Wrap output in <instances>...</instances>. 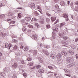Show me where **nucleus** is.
I'll list each match as a JSON object with an SVG mask.
<instances>
[{"label": "nucleus", "mask_w": 78, "mask_h": 78, "mask_svg": "<svg viewBox=\"0 0 78 78\" xmlns=\"http://www.w3.org/2000/svg\"><path fill=\"white\" fill-rule=\"evenodd\" d=\"M66 61L69 63H71L73 61V60L71 58L68 57L66 59Z\"/></svg>", "instance_id": "f257e3e1"}, {"label": "nucleus", "mask_w": 78, "mask_h": 78, "mask_svg": "<svg viewBox=\"0 0 78 78\" xmlns=\"http://www.w3.org/2000/svg\"><path fill=\"white\" fill-rule=\"evenodd\" d=\"M41 67V66L40 65H37L36 66H34L33 67H31V69H33V70L35 69H38L39 68H40Z\"/></svg>", "instance_id": "f03ea898"}, {"label": "nucleus", "mask_w": 78, "mask_h": 78, "mask_svg": "<svg viewBox=\"0 0 78 78\" xmlns=\"http://www.w3.org/2000/svg\"><path fill=\"white\" fill-rule=\"evenodd\" d=\"M17 67V62L14 63V64L12 65V68L14 69H16V68Z\"/></svg>", "instance_id": "7ed1b4c3"}, {"label": "nucleus", "mask_w": 78, "mask_h": 78, "mask_svg": "<svg viewBox=\"0 0 78 78\" xmlns=\"http://www.w3.org/2000/svg\"><path fill=\"white\" fill-rule=\"evenodd\" d=\"M62 56V55L60 53H58L56 55V58L58 59H60Z\"/></svg>", "instance_id": "20e7f679"}, {"label": "nucleus", "mask_w": 78, "mask_h": 78, "mask_svg": "<svg viewBox=\"0 0 78 78\" xmlns=\"http://www.w3.org/2000/svg\"><path fill=\"white\" fill-rule=\"evenodd\" d=\"M61 53L62 54V55L65 56H67V52H66V51H65L63 50V51H61Z\"/></svg>", "instance_id": "39448f33"}, {"label": "nucleus", "mask_w": 78, "mask_h": 78, "mask_svg": "<svg viewBox=\"0 0 78 78\" xmlns=\"http://www.w3.org/2000/svg\"><path fill=\"white\" fill-rule=\"evenodd\" d=\"M6 33H3L1 32V35L2 37H5L6 36Z\"/></svg>", "instance_id": "423d86ee"}, {"label": "nucleus", "mask_w": 78, "mask_h": 78, "mask_svg": "<svg viewBox=\"0 0 78 78\" xmlns=\"http://www.w3.org/2000/svg\"><path fill=\"white\" fill-rule=\"evenodd\" d=\"M60 4L61 6H64L65 5V2L64 1H62L60 2Z\"/></svg>", "instance_id": "0eeeda50"}, {"label": "nucleus", "mask_w": 78, "mask_h": 78, "mask_svg": "<svg viewBox=\"0 0 78 78\" xmlns=\"http://www.w3.org/2000/svg\"><path fill=\"white\" fill-rule=\"evenodd\" d=\"M30 7L32 8H35V4L33 3H31L30 5Z\"/></svg>", "instance_id": "6e6552de"}, {"label": "nucleus", "mask_w": 78, "mask_h": 78, "mask_svg": "<svg viewBox=\"0 0 78 78\" xmlns=\"http://www.w3.org/2000/svg\"><path fill=\"white\" fill-rule=\"evenodd\" d=\"M62 43L63 44H64V45H67V44H68V42L66 41H62Z\"/></svg>", "instance_id": "1a4fd4ad"}, {"label": "nucleus", "mask_w": 78, "mask_h": 78, "mask_svg": "<svg viewBox=\"0 0 78 78\" xmlns=\"http://www.w3.org/2000/svg\"><path fill=\"white\" fill-rule=\"evenodd\" d=\"M38 72L39 73H42L44 72V70L43 69H39L38 70Z\"/></svg>", "instance_id": "9d476101"}, {"label": "nucleus", "mask_w": 78, "mask_h": 78, "mask_svg": "<svg viewBox=\"0 0 78 78\" xmlns=\"http://www.w3.org/2000/svg\"><path fill=\"white\" fill-rule=\"evenodd\" d=\"M40 23L41 24L44 23V19H41L40 21Z\"/></svg>", "instance_id": "9b49d317"}, {"label": "nucleus", "mask_w": 78, "mask_h": 78, "mask_svg": "<svg viewBox=\"0 0 78 78\" xmlns=\"http://www.w3.org/2000/svg\"><path fill=\"white\" fill-rule=\"evenodd\" d=\"M56 19V17H52L51 18V20L52 22H54V21H55V20Z\"/></svg>", "instance_id": "f8f14e48"}, {"label": "nucleus", "mask_w": 78, "mask_h": 78, "mask_svg": "<svg viewBox=\"0 0 78 78\" xmlns=\"http://www.w3.org/2000/svg\"><path fill=\"white\" fill-rule=\"evenodd\" d=\"M53 31L55 33L58 32V28H56L55 29H54Z\"/></svg>", "instance_id": "ddd939ff"}, {"label": "nucleus", "mask_w": 78, "mask_h": 78, "mask_svg": "<svg viewBox=\"0 0 78 78\" xmlns=\"http://www.w3.org/2000/svg\"><path fill=\"white\" fill-rule=\"evenodd\" d=\"M29 66H30V69H31V67H34V66H33V63H30L29 64Z\"/></svg>", "instance_id": "4468645a"}, {"label": "nucleus", "mask_w": 78, "mask_h": 78, "mask_svg": "<svg viewBox=\"0 0 78 78\" xmlns=\"http://www.w3.org/2000/svg\"><path fill=\"white\" fill-rule=\"evenodd\" d=\"M46 29L50 28V24H47L46 26Z\"/></svg>", "instance_id": "2eb2a0df"}, {"label": "nucleus", "mask_w": 78, "mask_h": 78, "mask_svg": "<svg viewBox=\"0 0 78 78\" xmlns=\"http://www.w3.org/2000/svg\"><path fill=\"white\" fill-rule=\"evenodd\" d=\"M63 17H65V18H67V17H68V16H67V14L65 13H64L63 14Z\"/></svg>", "instance_id": "dca6fc26"}, {"label": "nucleus", "mask_w": 78, "mask_h": 78, "mask_svg": "<svg viewBox=\"0 0 78 78\" xmlns=\"http://www.w3.org/2000/svg\"><path fill=\"white\" fill-rule=\"evenodd\" d=\"M13 15L12 12H9L8 14V16H12Z\"/></svg>", "instance_id": "f3484780"}, {"label": "nucleus", "mask_w": 78, "mask_h": 78, "mask_svg": "<svg viewBox=\"0 0 78 78\" xmlns=\"http://www.w3.org/2000/svg\"><path fill=\"white\" fill-rule=\"evenodd\" d=\"M62 62V60L60 59L58 60H57V62L58 63V64H61Z\"/></svg>", "instance_id": "a211bd4d"}, {"label": "nucleus", "mask_w": 78, "mask_h": 78, "mask_svg": "<svg viewBox=\"0 0 78 78\" xmlns=\"http://www.w3.org/2000/svg\"><path fill=\"white\" fill-rule=\"evenodd\" d=\"M66 24V23H62L60 24V27L61 28V27H62V26H64L65 24Z\"/></svg>", "instance_id": "6ab92c4d"}, {"label": "nucleus", "mask_w": 78, "mask_h": 78, "mask_svg": "<svg viewBox=\"0 0 78 78\" xmlns=\"http://www.w3.org/2000/svg\"><path fill=\"white\" fill-rule=\"evenodd\" d=\"M24 51H27L28 50V47H25L24 48Z\"/></svg>", "instance_id": "aec40b11"}, {"label": "nucleus", "mask_w": 78, "mask_h": 78, "mask_svg": "<svg viewBox=\"0 0 78 78\" xmlns=\"http://www.w3.org/2000/svg\"><path fill=\"white\" fill-rule=\"evenodd\" d=\"M17 46L16 45L14 46L13 47V50H17Z\"/></svg>", "instance_id": "412c9836"}, {"label": "nucleus", "mask_w": 78, "mask_h": 78, "mask_svg": "<svg viewBox=\"0 0 78 78\" xmlns=\"http://www.w3.org/2000/svg\"><path fill=\"white\" fill-rule=\"evenodd\" d=\"M73 64H70L69 65L67 66V67H73Z\"/></svg>", "instance_id": "4be33fe9"}, {"label": "nucleus", "mask_w": 78, "mask_h": 78, "mask_svg": "<svg viewBox=\"0 0 78 78\" xmlns=\"http://www.w3.org/2000/svg\"><path fill=\"white\" fill-rule=\"evenodd\" d=\"M23 76L24 78H26L27 76V73H23Z\"/></svg>", "instance_id": "5701e85b"}, {"label": "nucleus", "mask_w": 78, "mask_h": 78, "mask_svg": "<svg viewBox=\"0 0 78 78\" xmlns=\"http://www.w3.org/2000/svg\"><path fill=\"white\" fill-rule=\"evenodd\" d=\"M69 53L70 55H74V52H73L72 51H69Z\"/></svg>", "instance_id": "b1692460"}, {"label": "nucleus", "mask_w": 78, "mask_h": 78, "mask_svg": "<svg viewBox=\"0 0 78 78\" xmlns=\"http://www.w3.org/2000/svg\"><path fill=\"white\" fill-rule=\"evenodd\" d=\"M35 27H37V28H39V25L37 23H35Z\"/></svg>", "instance_id": "393cba45"}, {"label": "nucleus", "mask_w": 78, "mask_h": 78, "mask_svg": "<svg viewBox=\"0 0 78 78\" xmlns=\"http://www.w3.org/2000/svg\"><path fill=\"white\" fill-rule=\"evenodd\" d=\"M5 48H8L9 47V44L8 43H6L5 44Z\"/></svg>", "instance_id": "a878e982"}, {"label": "nucleus", "mask_w": 78, "mask_h": 78, "mask_svg": "<svg viewBox=\"0 0 78 78\" xmlns=\"http://www.w3.org/2000/svg\"><path fill=\"white\" fill-rule=\"evenodd\" d=\"M27 60L29 61H31L32 60V58L31 57H29L27 58Z\"/></svg>", "instance_id": "bb28decb"}, {"label": "nucleus", "mask_w": 78, "mask_h": 78, "mask_svg": "<svg viewBox=\"0 0 78 78\" xmlns=\"http://www.w3.org/2000/svg\"><path fill=\"white\" fill-rule=\"evenodd\" d=\"M22 14H21V13H19L18 14V17L19 18H21L22 17Z\"/></svg>", "instance_id": "cd10ccee"}, {"label": "nucleus", "mask_w": 78, "mask_h": 78, "mask_svg": "<svg viewBox=\"0 0 78 78\" xmlns=\"http://www.w3.org/2000/svg\"><path fill=\"white\" fill-rule=\"evenodd\" d=\"M26 19L27 20V21H29V20H31V18L27 17L26 18Z\"/></svg>", "instance_id": "c85d7f7f"}, {"label": "nucleus", "mask_w": 78, "mask_h": 78, "mask_svg": "<svg viewBox=\"0 0 78 78\" xmlns=\"http://www.w3.org/2000/svg\"><path fill=\"white\" fill-rule=\"evenodd\" d=\"M48 67L49 69H50L51 70L53 69V67L51 66H48Z\"/></svg>", "instance_id": "c756f323"}, {"label": "nucleus", "mask_w": 78, "mask_h": 78, "mask_svg": "<svg viewBox=\"0 0 78 78\" xmlns=\"http://www.w3.org/2000/svg\"><path fill=\"white\" fill-rule=\"evenodd\" d=\"M37 9H40V10H41V7H40L39 6H37Z\"/></svg>", "instance_id": "7c9ffc66"}, {"label": "nucleus", "mask_w": 78, "mask_h": 78, "mask_svg": "<svg viewBox=\"0 0 78 78\" xmlns=\"http://www.w3.org/2000/svg\"><path fill=\"white\" fill-rule=\"evenodd\" d=\"M22 30L23 31H25L27 30V28H25V27H23L22 28Z\"/></svg>", "instance_id": "2f4dec72"}, {"label": "nucleus", "mask_w": 78, "mask_h": 78, "mask_svg": "<svg viewBox=\"0 0 78 78\" xmlns=\"http://www.w3.org/2000/svg\"><path fill=\"white\" fill-rule=\"evenodd\" d=\"M63 38V39H64V40H67V39H68V38L67 37H64Z\"/></svg>", "instance_id": "473e14b6"}, {"label": "nucleus", "mask_w": 78, "mask_h": 78, "mask_svg": "<svg viewBox=\"0 0 78 78\" xmlns=\"http://www.w3.org/2000/svg\"><path fill=\"white\" fill-rule=\"evenodd\" d=\"M21 63H22V64H25V62H24V61H23V60L22 59L21 60Z\"/></svg>", "instance_id": "72a5a7b5"}, {"label": "nucleus", "mask_w": 78, "mask_h": 78, "mask_svg": "<svg viewBox=\"0 0 78 78\" xmlns=\"http://www.w3.org/2000/svg\"><path fill=\"white\" fill-rule=\"evenodd\" d=\"M46 22L48 23V22H50V19H49V18H47L46 19Z\"/></svg>", "instance_id": "f704fd0d"}, {"label": "nucleus", "mask_w": 78, "mask_h": 78, "mask_svg": "<svg viewBox=\"0 0 78 78\" xmlns=\"http://www.w3.org/2000/svg\"><path fill=\"white\" fill-rule=\"evenodd\" d=\"M58 22H59V20L57 19L56 21L54 23V24H56V23H57Z\"/></svg>", "instance_id": "c9c22d12"}, {"label": "nucleus", "mask_w": 78, "mask_h": 78, "mask_svg": "<svg viewBox=\"0 0 78 78\" xmlns=\"http://www.w3.org/2000/svg\"><path fill=\"white\" fill-rule=\"evenodd\" d=\"M28 26L29 28H33V26L30 25H28Z\"/></svg>", "instance_id": "e433bc0d"}, {"label": "nucleus", "mask_w": 78, "mask_h": 78, "mask_svg": "<svg viewBox=\"0 0 78 78\" xmlns=\"http://www.w3.org/2000/svg\"><path fill=\"white\" fill-rule=\"evenodd\" d=\"M74 10H75V11H78V7H76L74 9Z\"/></svg>", "instance_id": "4c0bfd02"}, {"label": "nucleus", "mask_w": 78, "mask_h": 78, "mask_svg": "<svg viewBox=\"0 0 78 78\" xmlns=\"http://www.w3.org/2000/svg\"><path fill=\"white\" fill-rule=\"evenodd\" d=\"M24 20H21V23H22V24H24Z\"/></svg>", "instance_id": "58836bf2"}, {"label": "nucleus", "mask_w": 78, "mask_h": 78, "mask_svg": "<svg viewBox=\"0 0 78 78\" xmlns=\"http://www.w3.org/2000/svg\"><path fill=\"white\" fill-rule=\"evenodd\" d=\"M16 42H17V40H13L12 41V42H13V43H16Z\"/></svg>", "instance_id": "ea45409f"}, {"label": "nucleus", "mask_w": 78, "mask_h": 78, "mask_svg": "<svg viewBox=\"0 0 78 78\" xmlns=\"http://www.w3.org/2000/svg\"><path fill=\"white\" fill-rule=\"evenodd\" d=\"M55 7L57 9H58V8H59V6L57 5H55Z\"/></svg>", "instance_id": "a19ab883"}, {"label": "nucleus", "mask_w": 78, "mask_h": 78, "mask_svg": "<svg viewBox=\"0 0 78 78\" xmlns=\"http://www.w3.org/2000/svg\"><path fill=\"white\" fill-rule=\"evenodd\" d=\"M33 37H34V39H36V38H37V37H36V36L35 35H33Z\"/></svg>", "instance_id": "79ce46f5"}, {"label": "nucleus", "mask_w": 78, "mask_h": 78, "mask_svg": "<svg viewBox=\"0 0 78 78\" xmlns=\"http://www.w3.org/2000/svg\"><path fill=\"white\" fill-rule=\"evenodd\" d=\"M72 48L74 49V48H75V45H73L72 46Z\"/></svg>", "instance_id": "37998d69"}, {"label": "nucleus", "mask_w": 78, "mask_h": 78, "mask_svg": "<svg viewBox=\"0 0 78 78\" xmlns=\"http://www.w3.org/2000/svg\"><path fill=\"white\" fill-rule=\"evenodd\" d=\"M58 35L60 37H62L63 36V35L61 34H59Z\"/></svg>", "instance_id": "c03bdc74"}, {"label": "nucleus", "mask_w": 78, "mask_h": 78, "mask_svg": "<svg viewBox=\"0 0 78 78\" xmlns=\"http://www.w3.org/2000/svg\"><path fill=\"white\" fill-rule=\"evenodd\" d=\"M1 56H2V52H0V57ZM0 59H1V58L0 57Z\"/></svg>", "instance_id": "a18cd8bd"}, {"label": "nucleus", "mask_w": 78, "mask_h": 78, "mask_svg": "<svg viewBox=\"0 0 78 78\" xmlns=\"http://www.w3.org/2000/svg\"><path fill=\"white\" fill-rule=\"evenodd\" d=\"M18 9H22V7H19L17 8Z\"/></svg>", "instance_id": "49530a36"}, {"label": "nucleus", "mask_w": 78, "mask_h": 78, "mask_svg": "<svg viewBox=\"0 0 78 78\" xmlns=\"http://www.w3.org/2000/svg\"><path fill=\"white\" fill-rule=\"evenodd\" d=\"M66 21H69V19L68 17L66 18Z\"/></svg>", "instance_id": "de8ad7c7"}, {"label": "nucleus", "mask_w": 78, "mask_h": 78, "mask_svg": "<svg viewBox=\"0 0 78 78\" xmlns=\"http://www.w3.org/2000/svg\"><path fill=\"white\" fill-rule=\"evenodd\" d=\"M5 15H2L1 16V17H2L3 18H4V17H5Z\"/></svg>", "instance_id": "09e8293b"}, {"label": "nucleus", "mask_w": 78, "mask_h": 78, "mask_svg": "<svg viewBox=\"0 0 78 78\" xmlns=\"http://www.w3.org/2000/svg\"><path fill=\"white\" fill-rule=\"evenodd\" d=\"M75 4H76V5H78V1H76L75 2Z\"/></svg>", "instance_id": "8fccbe9b"}, {"label": "nucleus", "mask_w": 78, "mask_h": 78, "mask_svg": "<svg viewBox=\"0 0 78 78\" xmlns=\"http://www.w3.org/2000/svg\"><path fill=\"white\" fill-rule=\"evenodd\" d=\"M66 72H68V73H70V71H69V70H66Z\"/></svg>", "instance_id": "3c124183"}, {"label": "nucleus", "mask_w": 78, "mask_h": 78, "mask_svg": "<svg viewBox=\"0 0 78 78\" xmlns=\"http://www.w3.org/2000/svg\"><path fill=\"white\" fill-rule=\"evenodd\" d=\"M65 75H66V76H69V77H70V75H68V74H65Z\"/></svg>", "instance_id": "603ef678"}, {"label": "nucleus", "mask_w": 78, "mask_h": 78, "mask_svg": "<svg viewBox=\"0 0 78 78\" xmlns=\"http://www.w3.org/2000/svg\"><path fill=\"white\" fill-rule=\"evenodd\" d=\"M9 45H10V46L9 48V49H10V48H11V47H12V45H11V44H9Z\"/></svg>", "instance_id": "864d4df0"}, {"label": "nucleus", "mask_w": 78, "mask_h": 78, "mask_svg": "<svg viewBox=\"0 0 78 78\" xmlns=\"http://www.w3.org/2000/svg\"><path fill=\"white\" fill-rule=\"evenodd\" d=\"M12 24H14V23H15V21H12Z\"/></svg>", "instance_id": "5fc2aeb1"}, {"label": "nucleus", "mask_w": 78, "mask_h": 78, "mask_svg": "<svg viewBox=\"0 0 78 78\" xmlns=\"http://www.w3.org/2000/svg\"><path fill=\"white\" fill-rule=\"evenodd\" d=\"M76 59H78V56H77V54H76Z\"/></svg>", "instance_id": "6e6d98bb"}, {"label": "nucleus", "mask_w": 78, "mask_h": 78, "mask_svg": "<svg viewBox=\"0 0 78 78\" xmlns=\"http://www.w3.org/2000/svg\"><path fill=\"white\" fill-rule=\"evenodd\" d=\"M34 21H37V20L36 18H34Z\"/></svg>", "instance_id": "4d7b16f0"}, {"label": "nucleus", "mask_w": 78, "mask_h": 78, "mask_svg": "<svg viewBox=\"0 0 78 78\" xmlns=\"http://www.w3.org/2000/svg\"><path fill=\"white\" fill-rule=\"evenodd\" d=\"M38 11H39V12H40L41 13V14H42L43 13L41 11L39 10H38Z\"/></svg>", "instance_id": "13d9d810"}, {"label": "nucleus", "mask_w": 78, "mask_h": 78, "mask_svg": "<svg viewBox=\"0 0 78 78\" xmlns=\"http://www.w3.org/2000/svg\"><path fill=\"white\" fill-rule=\"evenodd\" d=\"M10 20H11L10 19H7V21H10Z\"/></svg>", "instance_id": "bf43d9fd"}, {"label": "nucleus", "mask_w": 78, "mask_h": 78, "mask_svg": "<svg viewBox=\"0 0 78 78\" xmlns=\"http://www.w3.org/2000/svg\"><path fill=\"white\" fill-rule=\"evenodd\" d=\"M20 48H23V46L20 47Z\"/></svg>", "instance_id": "052dcab7"}, {"label": "nucleus", "mask_w": 78, "mask_h": 78, "mask_svg": "<svg viewBox=\"0 0 78 78\" xmlns=\"http://www.w3.org/2000/svg\"><path fill=\"white\" fill-rule=\"evenodd\" d=\"M42 40H44V37H42Z\"/></svg>", "instance_id": "680f3d73"}, {"label": "nucleus", "mask_w": 78, "mask_h": 78, "mask_svg": "<svg viewBox=\"0 0 78 78\" xmlns=\"http://www.w3.org/2000/svg\"><path fill=\"white\" fill-rule=\"evenodd\" d=\"M71 18H72V19H73V16L72 15V16H71Z\"/></svg>", "instance_id": "e2e57ef3"}, {"label": "nucleus", "mask_w": 78, "mask_h": 78, "mask_svg": "<svg viewBox=\"0 0 78 78\" xmlns=\"http://www.w3.org/2000/svg\"><path fill=\"white\" fill-rule=\"evenodd\" d=\"M56 75H57V73H55L54 74V76H56Z\"/></svg>", "instance_id": "0e129e2a"}, {"label": "nucleus", "mask_w": 78, "mask_h": 78, "mask_svg": "<svg viewBox=\"0 0 78 78\" xmlns=\"http://www.w3.org/2000/svg\"><path fill=\"white\" fill-rule=\"evenodd\" d=\"M25 25H28V23H25Z\"/></svg>", "instance_id": "69168bd1"}, {"label": "nucleus", "mask_w": 78, "mask_h": 78, "mask_svg": "<svg viewBox=\"0 0 78 78\" xmlns=\"http://www.w3.org/2000/svg\"><path fill=\"white\" fill-rule=\"evenodd\" d=\"M2 6V3H0V8Z\"/></svg>", "instance_id": "338daca9"}, {"label": "nucleus", "mask_w": 78, "mask_h": 78, "mask_svg": "<svg viewBox=\"0 0 78 78\" xmlns=\"http://www.w3.org/2000/svg\"><path fill=\"white\" fill-rule=\"evenodd\" d=\"M56 78H60V77L58 76L56 77Z\"/></svg>", "instance_id": "774afa93"}]
</instances>
